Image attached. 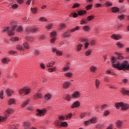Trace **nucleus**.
<instances>
[{
  "label": "nucleus",
  "mask_w": 129,
  "mask_h": 129,
  "mask_svg": "<svg viewBox=\"0 0 129 129\" xmlns=\"http://www.w3.org/2000/svg\"><path fill=\"white\" fill-rule=\"evenodd\" d=\"M23 47L24 48V50L25 49H26V50H28V49H30V45H29V44H28V43L27 42L23 44Z\"/></svg>",
  "instance_id": "25"
},
{
  "label": "nucleus",
  "mask_w": 129,
  "mask_h": 129,
  "mask_svg": "<svg viewBox=\"0 0 129 129\" xmlns=\"http://www.w3.org/2000/svg\"><path fill=\"white\" fill-rule=\"evenodd\" d=\"M115 54L117 56L118 59L119 60H122V59H123V56H122V55H121V54L118 52H116Z\"/></svg>",
  "instance_id": "23"
},
{
  "label": "nucleus",
  "mask_w": 129,
  "mask_h": 129,
  "mask_svg": "<svg viewBox=\"0 0 129 129\" xmlns=\"http://www.w3.org/2000/svg\"><path fill=\"white\" fill-rule=\"evenodd\" d=\"M30 100L27 99L26 101H24L23 103V106H26L29 103Z\"/></svg>",
  "instance_id": "42"
},
{
  "label": "nucleus",
  "mask_w": 129,
  "mask_h": 129,
  "mask_svg": "<svg viewBox=\"0 0 129 129\" xmlns=\"http://www.w3.org/2000/svg\"><path fill=\"white\" fill-rule=\"evenodd\" d=\"M107 105L103 104L101 106V109L103 110V109H106L107 108Z\"/></svg>",
  "instance_id": "46"
},
{
  "label": "nucleus",
  "mask_w": 129,
  "mask_h": 129,
  "mask_svg": "<svg viewBox=\"0 0 129 129\" xmlns=\"http://www.w3.org/2000/svg\"><path fill=\"white\" fill-rule=\"evenodd\" d=\"M65 76H67V77H72L73 74L71 73H67L64 74Z\"/></svg>",
  "instance_id": "39"
},
{
  "label": "nucleus",
  "mask_w": 129,
  "mask_h": 129,
  "mask_svg": "<svg viewBox=\"0 0 129 129\" xmlns=\"http://www.w3.org/2000/svg\"><path fill=\"white\" fill-rule=\"evenodd\" d=\"M87 23H88V21H86V19H83L81 20V25H86V24H87Z\"/></svg>",
  "instance_id": "29"
},
{
  "label": "nucleus",
  "mask_w": 129,
  "mask_h": 129,
  "mask_svg": "<svg viewBox=\"0 0 129 129\" xmlns=\"http://www.w3.org/2000/svg\"><path fill=\"white\" fill-rule=\"evenodd\" d=\"M117 19H118V20H120V21H121V20H123V19H124V15H122L120 16H118Z\"/></svg>",
  "instance_id": "40"
},
{
  "label": "nucleus",
  "mask_w": 129,
  "mask_h": 129,
  "mask_svg": "<svg viewBox=\"0 0 129 129\" xmlns=\"http://www.w3.org/2000/svg\"><path fill=\"white\" fill-rule=\"evenodd\" d=\"M51 51L53 53L55 52L56 55H58V56H61L62 55V52L60 51L57 50L55 48H52Z\"/></svg>",
  "instance_id": "9"
},
{
  "label": "nucleus",
  "mask_w": 129,
  "mask_h": 129,
  "mask_svg": "<svg viewBox=\"0 0 129 129\" xmlns=\"http://www.w3.org/2000/svg\"><path fill=\"white\" fill-rule=\"evenodd\" d=\"M51 97H52V95L50 94H46L45 95V98L46 100H49Z\"/></svg>",
  "instance_id": "31"
},
{
  "label": "nucleus",
  "mask_w": 129,
  "mask_h": 129,
  "mask_svg": "<svg viewBox=\"0 0 129 129\" xmlns=\"http://www.w3.org/2000/svg\"><path fill=\"white\" fill-rule=\"evenodd\" d=\"M52 26H53V24H48L47 26H46V29H47L48 30H49V29H51L52 28Z\"/></svg>",
  "instance_id": "61"
},
{
  "label": "nucleus",
  "mask_w": 129,
  "mask_h": 129,
  "mask_svg": "<svg viewBox=\"0 0 129 129\" xmlns=\"http://www.w3.org/2000/svg\"><path fill=\"white\" fill-rule=\"evenodd\" d=\"M9 116H10V115L8 114H5V116L2 117L0 116V122L1 121H2V122L6 121V120L8 119V117H9Z\"/></svg>",
  "instance_id": "10"
},
{
  "label": "nucleus",
  "mask_w": 129,
  "mask_h": 129,
  "mask_svg": "<svg viewBox=\"0 0 129 129\" xmlns=\"http://www.w3.org/2000/svg\"><path fill=\"white\" fill-rule=\"evenodd\" d=\"M31 11L33 14H37V8H31Z\"/></svg>",
  "instance_id": "51"
},
{
  "label": "nucleus",
  "mask_w": 129,
  "mask_h": 129,
  "mask_svg": "<svg viewBox=\"0 0 129 129\" xmlns=\"http://www.w3.org/2000/svg\"><path fill=\"white\" fill-rule=\"evenodd\" d=\"M83 15H86V11L80 10V11H78V15L83 16Z\"/></svg>",
  "instance_id": "13"
},
{
  "label": "nucleus",
  "mask_w": 129,
  "mask_h": 129,
  "mask_svg": "<svg viewBox=\"0 0 129 129\" xmlns=\"http://www.w3.org/2000/svg\"><path fill=\"white\" fill-rule=\"evenodd\" d=\"M109 113H110V112H109V111L108 110H106L104 112L103 115L104 116H107V115H108Z\"/></svg>",
  "instance_id": "47"
},
{
  "label": "nucleus",
  "mask_w": 129,
  "mask_h": 129,
  "mask_svg": "<svg viewBox=\"0 0 129 129\" xmlns=\"http://www.w3.org/2000/svg\"><path fill=\"white\" fill-rule=\"evenodd\" d=\"M90 122H91V123H95V122H96V118L94 117L90 119Z\"/></svg>",
  "instance_id": "37"
},
{
  "label": "nucleus",
  "mask_w": 129,
  "mask_h": 129,
  "mask_svg": "<svg viewBox=\"0 0 129 129\" xmlns=\"http://www.w3.org/2000/svg\"><path fill=\"white\" fill-rule=\"evenodd\" d=\"M47 112L46 109H43L42 110H38L36 115L37 116H43L45 115V114Z\"/></svg>",
  "instance_id": "5"
},
{
  "label": "nucleus",
  "mask_w": 129,
  "mask_h": 129,
  "mask_svg": "<svg viewBox=\"0 0 129 129\" xmlns=\"http://www.w3.org/2000/svg\"><path fill=\"white\" fill-rule=\"evenodd\" d=\"M90 70L91 71V72H95V71H96L97 70V69H96V67H94V66H92L91 68H90Z\"/></svg>",
  "instance_id": "36"
},
{
  "label": "nucleus",
  "mask_w": 129,
  "mask_h": 129,
  "mask_svg": "<svg viewBox=\"0 0 129 129\" xmlns=\"http://www.w3.org/2000/svg\"><path fill=\"white\" fill-rule=\"evenodd\" d=\"M63 37H70V34H69L68 32H65L64 33H63Z\"/></svg>",
  "instance_id": "55"
},
{
  "label": "nucleus",
  "mask_w": 129,
  "mask_h": 129,
  "mask_svg": "<svg viewBox=\"0 0 129 129\" xmlns=\"http://www.w3.org/2000/svg\"><path fill=\"white\" fill-rule=\"evenodd\" d=\"M9 54H17V51L15 50H10L9 51Z\"/></svg>",
  "instance_id": "62"
},
{
  "label": "nucleus",
  "mask_w": 129,
  "mask_h": 129,
  "mask_svg": "<svg viewBox=\"0 0 129 129\" xmlns=\"http://www.w3.org/2000/svg\"><path fill=\"white\" fill-rule=\"evenodd\" d=\"M111 11H112V13H118V12H119V8L117 7H112L111 8Z\"/></svg>",
  "instance_id": "17"
},
{
  "label": "nucleus",
  "mask_w": 129,
  "mask_h": 129,
  "mask_svg": "<svg viewBox=\"0 0 129 129\" xmlns=\"http://www.w3.org/2000/svg\"><path fill=\"white\" fill-rule=\"evenodd\" d=\"M17 31L19 32H21L22 31H23V28L21 26H19L17 28Z\"/></svg>",
  "instance_id": "54"
},
{
  "label": "nucleus",
  "mask_w": 129,
  "mask_h": 129,
  "mask_svg": "<svg viewBox=\"0 0 129 129\" xmlns=\"http://www.w3.org/2000/svg\"><path fill=\"white\" fill-rule=\"evenodd\" d=\"M6 93H7L8 96H11L14 93V91L11 89H7L6 90Z\"/></svg>",
  "instance_id": "12"
},
{
  "label": "nucleus",
  "mask_w": 129,
  "mask_h": 129,
  "mask_svg": "<svg viewBox=\"0 0 129 129\" xmlns=\"http://www.w3.org/2000/svg\"><path fill=\"white\" fill-rule=\"evenodd\" d=\"M116 123L118 127H121V126L122 125V121L118 120L116 121Z\"/></svg>",
  "instance_id": "27"
},
{
  "label": "nucleus",
  "mask_w": 129,
  "mask_h": 129,
  "mask_svg": "<svg viewBox=\"0 0 129 129\" xmlns=\"http://www.w3.org/2000/svg\"><path fill=\"white\" fill-rule=\"evenodd\" d=\"M33 54H34L35 56H39V55L41 54V52L38 50H35L33 52Z\"/></svg>",
  "instance_id": "33"
},
{
  "label": "nucleus",
  "mask_w": 129,
  "mask_h": 129,
  "mask_svg": "<svg viewBox=\"0 0 129 129\" xmlns=\"http://www.w3.org/2000/svg\"><path fill=\"white\" fill-rule=\"evenodd\" d=\"M38 30V28L37 27H33L31 28L30 27H27L26 28V34L28 35L29 33H34V32H36V31Z\"/></svg>",
  "instance_id": "4"
},
{
  "label": "nucleus",
  "mask_w": 129,
  "mask_h": 129,
  "mask_svg": "<svg viewBox=\"0 0 129 129\" xmlns=\"http://www.w3.org/2000/svg\"><path fill=\"white\" fill-rule=\"evenodd\" d=\"M79 105H80V103H79V102L76 101L73 104V105L71 106V108H74L75 107H78Z\"/></svg>",
  "instance_id": "15"
},
{
  "label": "nucleus",
  "mask_w": 129,
  "mask_h": 129,
  "mask_svg": "<svg viewBox=\"0 0 129 129\" xmlns=\"http://www.w3.org/2000/svg\"><path fill=\"white\" fill-rule=\"evenodd\" d=\"M95 16L93 15H91L89 16H88L87 18L86 19V20L88 22H90V21H92L93 19H94Z\"/></svg>",
  "instance_id": "19"
},
{
  "label": "nucleus",
  "mask_w": 129,
  "mask_h": 129,
  "mask_svg": "<svg viewBox=\"0 0 129 129\" xmlns=\"http://www.w3.org/2000/svg\"><path fill=\"white\" fill-rule=\"evenodd\" d=\"M117 46H118V47H120V48H122V47H123V45H122V44L120 43V42H117L116 43Z\"/></svg>",
  "instance_id": "59"
},
{
  "label": "nucleus",
  "mask_w": 129,
  "mask_h": 129,
  "mask_svg": "<svg viewBox=\"0 0 129 129\" xmlns=\"http://www.w3.org/2000/svg\"><path fill=\"white\" fill-rule=\"evenodd\" d=\"M9 61V59L8 58H4L2 59V62L4 64H6V63H8V61Z\"/></svg>",
  "instance_id": "44"
},
{
  "label": "nucleus",
  "mask_w": 129,
  "mask_h": 129,
  "mask_svg": "<svg viewBox=\"0 0 129 129\" xmlns=\"http://www.w3.org/2000/svg\"><path fill=\"white\" fill-rule=\"evenodd\" d=\"M112 66L113 68H116L118 70H129V63L126 60H124L122 63L119 62L114 56L111 58Z\"/></svg>",
  "instance_id": "1"
},
{
  "label": "nucleus",
  "mask_w": 129,
  "mask_h": 129,
  "mask_svg": "<svg viewBox=\"0 0 129 129\" xmlns=\"http://www.w3.org/2000/svg\"><path fill=\"white\" fill-rule=\"evenodd\" d=\"M90 54H91V50H88V51H86L85 53L86 56H89V55H90Z\"/></svg>",
  "instance_id": "60"
},
{
  "label": "nucleus",
  "mask_w": 129,
  "mask_h": 129,
  "mask_svg": "<svg viewBox=\"0 0 129 129\" xmlns=\"http://www.w3.org/2000/svg\"><path fill=\"white\" fill-rule=\"evenodd\" d=\"M80 5L78 4H75L74 5V6H73V9L75 8H78Z\"/></svg>",
  "instance_id": "64"
},
{
  "label": "nucleus",
  "mask_w": 129,
  "mask_h": 129,
  "mask_svg": "<svg viewBox=\"0 0 129 129\" xmlns=\"http://www.w3.org/2000/svg\"><path fill=\"white\" fill-rule=\"evenodd\" d=\"M95 84L96 88H98V87H99V84H100V82L99 81V80H96Z\"/></svg>",
  "instance_id": "38"
},
{
  "label": "nucleus",
  "mask_w": 129,
  "mask_h": 129,
  "mask_svg": "<svg viewBox=\"0 0 129 129\" xmlns=\"http://www.w3.org/2000/svg\"><path fill=\"white\" fill-rule=\"evenodd\" d=\"M81 42H85V49H86L88 47V46L89 45V43L86 42H87V40L86 39H82Z\"/></svg>",
  "instance_id": "16"
},
{
  "label": "nucleus",
  "mask_w": 129,
  "mask_h": 129,
  "mask_svg": "<svg viewBox=\"0 0 129 129\" xmlns=\"http://www.w3.org/2000/svg\"><path fill=\"white\" fill-rule=\"evenodd\" d=\"M19 40V37H12L11 38V41H13L14 42L15 41H18Z\"/></svg>",
  "instance_id": "53"
},
{
  "label": "nucleus",
  "mask_w": 129,
  "mask_h": 129,
  "mask_svg": "<svg viewBox=\"0 0 129 129\" xmlns=\"http://www.w3.org/2000/svg\"><path fill=\"white\" fill-rule=\"evenodd\" d=\"M39 21H40L41 22H46L47 21V19H46V18H45L44 17H41L39 18Z\"/></svg>",
  "instance_id": "57"
},
{
  "label": "nucleus",
  "mask_w": 129,
  "mask_h": 129,
  "mask_svg": "<svg viewBox=\"0 0 129 129\" xmlns=\"http://www.w3.org/2000/svg\"><path fill=\"white\" fill-rule=\"evenodd\" d=\"M3 95H4V91H1L0 92V98H1V99H4V97L3 96Z\"/></svg>",
  "instance_id": "58"
},
{
  "label": "nucleus",
  "mask_w": 129,
  "mask_h": 129,
  "mask_svg": "<svg viewBox=\"0 0 129 129\" xmlns=\"http://www.w3.org/2000/svg\"><path fill=\"white\" fill-rule=\"evenodd\" d=\"M15 102V99H11L8 101V104L9 105H12V104H14Z\"/></svg>",
  "instance_id": "30"
},
{
  "label": "nucleus",
  "mask_w": 129,
  "mask_h": 129,
  "mask_svg": "<svg viewBox=\"0 0 129 129\" xmlns=\"http://www.w3.org/2000/svg\"><path fill=\"white\" fill-rule=\"evenodd\" d=\"M30 90L31 89H30V88H24L23 89H20L19 91V92L20 94H23V93H25V94H29Z\"/></svg>",
  "instance_id": "6"
},
{
  "label": "nucleus",
  "mask_w": 129,
  "mask_h": 129,
  "mask_svg": "<svg viewBox=\"0 0 129 129\" xmlns=\"http://www.w3.org/2000/svg\"><path fill=\"white\" fill-rule=\"evenodd\" d=\"M83 30H84V31H89L90 28H89V26H85L83 27Z\"/></svg>",
  "instance_id": "43"
},
{
  "label": "nucleus",
  "mask_w": 129,
  "mask_h": 129,
  "mask_svg": "<svg viewBox=\"0 0 129 129\" xmlns=\"http://www.w3.org/2000/svg\"><path fill=\"white\" fill-rule=\"evenodd\" d=\"M64 99H66V100H67L68 101H70V100L71 99V96H69V95H67L66 96V97L64 98Z\"/></svg>",
  "instance_id": "48"
},
{
  "label": "nucleus",
  "mask_w": 129,
  "mask_h": 129,
  "mask_svg": "<svg viewBox=\"0 0 129 129\" xmlns=\"http://www.w3.org/2000/svg\"><path fill=\"white\" fill-rule=\"evenodd\" d=\"M111 38L112 39H114V40H119L120 39V37L118 35H116L115 34H113L111 36Z\"/></svg>",
  "instance_id": "20"
},
{
  "label": "nucleus",
  "mask_w": 129,
  "mask_h": 129,
  "mask_svg": "<svg viewBox=\"0 0 129 129\" xmlns=\"http://www.w3.org/2000/svg\"><path fill=\"white\" fill-rule=\"evenodd\" d=\"M71 85V83L69 81H67L63 83V87L64 89H66Z\"/></svg>",
  "instance_id": "11"
},
{
  "label": "nucleus",
  "mask_w": 129,
  "mask_h": 129,
  "mask_svg": "<svg viewBox=\"0 0 129 129\" xmlns=\"http://www.w3.org/2000/svg\"><path fill=\"white\" fill-rule=\"evenodd\" d=\"M121 92L122 94H126L129 96V91H127L124 89H121Z\"/></svg>",
  "instance_id": "21"
},
{
  "label": "nucleus",
  "mask_w": 129,
  "mask_h": 129,
  "mask_svg": "<svg viewBox=\"0 0 129 129\" xmlns=\"http://www.w3.org/2000/svg\"><path fill=\"white\" fill-rule=\"evenodd\" d=\"M86 114H87V113H82L80 115V117L81 118H84V117L86 116Z\"/></svg>",
  "instance_id": "50"
},
{
  "label": "nucleus",
  "mask_w": 129,
  "mask_h": 129,
  "mask_svg": "<svg viewBox=\"0 0 129 129\" xmlns=\"http://www.w3.org/2000/svg\"><path fill=\"white\" fill-rule=\"evenodd\" d=\"M80 95V93H79V92H76L73 94L72 97L73 98H76L78 97Z\"/></svg>",
  "instance_id": "22"
},
{
  "label": "nucleus",
  "mask_w": 129,
  "mask_h": 129,
  "mask_svg": "<svg viewBox=\"0 0 129 129\" xmlns=\"http://www.w3.org/2000/svg\"><path fill=\"white\" fill-rule=\"evenodd\" d=\"M16 48L17 49V50H19L20 51H24V50H25L24 46H23L21 45H17L16 46Z\"/></svg>",
  "instance_id": "24"
},
{
  "label": "nucleus",
  "mask_w": 129,
  "mask_h": 129,
  "mask_svg": "<svg viewBox=\"0 0 129 129\" xmlns=\"http://www.w3.org/2000/svg\"><path fill=\"white\" fill-rule=\"evenodd\" d=\"M18 126H19V124H14L12 125L11 126H9V129H18Z\"/></svg>",
  "instance_id": "32"
},
{
  "label": "nucleus",
  "mask_w": 129,
  "mask_h": 129,
  "mask_svg": "<svg viewBox=\"0 0 129 129\" xmlns=\"http://www.w3.org/2000/svg\"><path fill=\"white\" fill-rule=\"evenodd\" d=\"M26 40L28 41V42H33L34 41V37H27Z\"/></svg>",
  "instance_id": "34"
},
{
  "label": "nucleus",
  "mask_w": 129,
  "mask_h": 129,
  "mask_svg": "<svg viewBox=\"0 0 129 129\" xmlns=\"http://www.w3.org/2000/svg\"><path fill=\"white\" fill-rule=\"evenodd\" d=\"M31 123L29 121H25L24 122L23 127L24 129H30Z\"/></svg>",
  "instance_id": "8"
},
{
  "label": "nucleus",
  "mask_w": 129,
  "mask_h": 129,
  "mask_svg": "<svg viewBox=\"0 0 129 129\" xmlns=\"http://www.w3.org/2000/svg\"><path fill=\"white\" fill-rule=\"evenodd\" d=\"M92 9V5H89L87 7H86V9L87 11H89V10H91Z\"/></svg>",
  "instance_id": "41"
},
{
  "label": "nucleus",
  "mask_w": 129,
  "mask_h": 129,
  "mask_svg": "<svg viewBox=\"0 0 129 129\" xmlns=\"http://www.w3.org/2000/svg\"><path fill=\"white\" fill-rule=\"evenodd\" d=\"M18 7H19V6L17 4H14L12 6V8L15 10V9H17Z\"/></svg>",
  "instance_id": "63"
},
{
  "label": "nucleus",
  "mask_w": 129,
  "mask_h": 129,
  "mask_svg": "<svg viewBox=\"0 0 129 129\" xmlns=\"http://www.w3.org/2000/svg\"><path fill=\"white\" fill-rule=\"evenodd\" d=\"M83 45L82 44H79V45L77 46V50L78 51H80L82 48V46Z\"/></svg>",
  "instance_id": "52"
},
{
  "label": "nucleus",
  "mask_w": 129,
  "mask_h": 129,
  "mask_svg": "<svg viewBox=\"0 0 129 129\" xmlns=\"http://www.w3.org/2000/svg\"><path fill=\"white\" fill-rule=\"evenodd\" d=\"M16 28H17V25L13 26L12 28L10 27H5L2 30V32L3 33H5V32H8V35H9V36H13V35H15V33L14 32V31L16 30Z\"/></svg>",
  "instance_id": "2"
},
{
  "label": "nucleus",
  "mask_w": 129,
  "mask_h": 129,
  "mask_svg": "<svg viewBox=\"0 0 129 129\" xmlns=\"http://www.w3.org/2000/svg\"><path fill=\"white\" fill-rule=\"evenodd\" d=\"M71 18H77L78 17V14L76 13H72L70 15Z\"/></svg>",
  "instance_id": "26"
},
{
  "label": "nucleus",
  "mask_w": 129,
  "mask_h": 129,
  "mask_svg": "<svg viewBox=\"0 0 129 129\" xmlns=\"http://www.w3.org/2000/svg\"><path fill=\"white\" fill-rule=\"evenodd\" d=\"M68 125V124L67 122H61L60 123V126H64L66 127H67V126Z\"/></svg>",
  "instance_id": "35"
},
{
  "label": "nucleus",
  "mask_w": 129,
  "mask_h": 129,
  "mask_svg": "<svg viewBox=\"0 0 129 129\" xmlns=\"http://www.w3.org/2000/svg\"><path fill=\"white\" fill-rule=\"evenodd\" d=\"M54 65H55V61H52L51 62L47 63V67H52Z\"/></svg>",
  "instance_id": "28"
},
{
  "label": "nucleus",
  "mask_w": 129,
  "mask_h": 129,
  "mask_svg": "<svg viewBox=\"0 0 129 129\" xmlns=\"http://www.w3.org/2000/svg\"><path fill=\"white\" fill-rule=\"evenodd\" d=\"M14 112H15V111L13 110V109L9 108L6 111V113H7V114H13Z\"/></svg>",
  "instance_id": "18"
},
{
  "label": "nucleus",
  "mask_w": 129,
  "mask_h": 129,
  "mask_svg": "<svg viewBox=\"0 0 129 129\" xmlns=\"http://www.w3.org/2000/svg\"><path fill=\"white\" fill-rule=\"evenodd\" d=\"M42 96L40 93H36L34 95V98L36 100L38 99H40V98H42Z\"/></svg>",
  "instance_id": "14"
},
{
  "label": "nucleus",
  "mask_w": 129,
  "mask_h": 129,
  "mask_svg": "<svg viewBox=\"0 0 129 129\" xmlns=\"http://www.w3.org/2000/svg\"><path fill=\"white\" fill-rule=\"evenodd\" d=\"M56 32H52L50 33V37L52 38L51 40V43H54L55 40H56Z\"/></svg>",
  "instance_id": "7"
},
{
  "label": "nucleus",
  "mask_w": 129,
  "mask_h": 129,
  "mask_svg": "<svg viewBox=\"0 0 129 129\" xmlns=\"http://www.w3.org/2000/svg\"><path fill=\"white\" fill-rule=\"evenodd\" d=\"M105 6L107 7H111V6H112V4L107 1L105 3Z\"/></svg>",
  "instance_id": "56"
},
{
  "label": "nucleus",
  "mask_w": 129,
  "mask_h": 129,
  "mask_svg": "<svg viewBox=\"0 0 129 129\" xmlns=\"http://www.w3.org/2000/svg\"><path fill=\"white\" fill-rule=\"evenodd\" d=\"M54 124L56 126H60V124L59 121H55Z\"/></svg>",
  "instance_id": "45"
},
{
  "label": "nucleus",
  "mask_w": 129,
  "mask_h": 129,
  "mask_svg": "<svg viewBox=\"0 0 129 129\" xmlns=\"http://www.w3.org/2000/svg\"><path fill=\"white\" fill-rule=\"evenodd\" d=\"M56 70V68H51L48 69L49 72H53Z\"/></svg>",
  "instance_id": "49"
},
{
  "label": "nucleus",
  "mask_w": 129,
  "mask_h": 129,
  "mask_svg": "<svg viewBox=\"0 0 129 129\" xmlns=\"http://www.w3.org/2000/svg\"><path fill=\"white\" fill-rule=\"evenodd\" d=\"M115 106L117 109H119L121 107L122 110H126L129 109V105L127 104H124L122 102H119L115 104Z\"/></svg>",
  "instance_id": "3"
}]
</instances>
